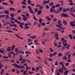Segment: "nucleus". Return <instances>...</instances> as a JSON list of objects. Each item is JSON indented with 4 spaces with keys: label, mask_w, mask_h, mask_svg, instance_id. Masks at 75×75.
<instances>
[{
    "label": "nucleus",
    "mask_w": 75,
    "mask_h": 75,
    "mask_svg": "<svg viewBox=\"0 0 75 75\" xmlns=\"http://www.w3.org/2000/svg\"><path fill=\"white\" fill-rule=\"evenodd\" d=\"M60 16L62 17H68V14H65V13H62L60 15Z\"/></svg>",
    "instance_id": "obj_1"
},
{
    "label": "nucleus",
    "mask_w": 75,
    "mask_h": 75,
    "mask_svg": "<svg viewBox=\"0 0 75 75\" xmlns=\"http://www.w3.org/2000/svg\"><path fill=\"white\" fill-rule=\"evenodd\" d=\"M12 65H13V66H14V67L15 68H20V66L17 64L16 63L12 64Z\"/></svg>",
    "instance_id": "obj_2"
},
{
    "label": "nucleus",
    "mask_w": 75,
    "mask_h": 75,
    "mask_svg": "<svg viewBox=\"0 0 75 75\" xmlns=\"http://www.w3.org/2000/svg\"><path fill=\"white\" fill-rule=\"evenodd\" d=\"M54 36L56 39L57 40H59V37H58V34L57 33L54 34Z\"/></svg>",
    "instance_id": "obj_3"
},
{
    "label": "nucleus",
    "mask_w": 75,
    "mask_h": 75,
    "mask_svg": "<svg viewBox=\"0 0 75 75\" xmlns=\"http://www.w3.org/2000/svg\"><path fill=\"white\" fill-rule=\"evenodd\" d=\"M58 71L60 74H62V73H63L64 72V69H58Z\"/></svg>",
    "instance_id": "obj_4"
},
{
    "label": "nucleus",
    "mask_w": 75,
    "mask_h": 75,
    "mask_svg": "<svg viewBox=\"0 0 75 75\" xmlns=\"http://www.w3.org/2000/svg\"><path fill=\"white\" fill-rule=\"evenodd\" d=\"M25 23H21V24H19V26L21 28H23V27H24V26H23V25Z\"/></svg>",
    "instance_id": "obj_5"
},
{
    "label": "nucleus",
    "mask_w": 75,
    "mask_h": 75,
    "mask_svg": "<svg viewBox=\"0 0 75 75\" xmlns=\"http://www.w3.org/2000/svg\"><path fill=\"white\" fill-rule=\"evenodd\" d=\"M62 23L63 24L65 25H67L68 24V23H67V22L65 20L63 21L62 22Z\"/></svg>",
    "instance_id": "obj_6"
},
{
    "label": "nucleus",
    "mask_w": 75,
    "mask_h": 75,
    "mask_svg": "<svg viewBox=\"0 0 75 75\" xmlns=\"http://www.w3.org/2000/svg\"><path fill=\"white\" fill-rule=\"evenodd\" d=\"M70 24L71 26H72V27H75V24L72 22H70Z\"/></svg>",
    "instance_id": "obj_7"
},
{
    "label": "nucleus",
    "mask_w": 75,
    "mask_h": 75,
    "mask_svg": "<svg viewBox=\"0 0 75 75\" xmlns=\"http://www.w3.org/2000/svg\"><path fill=\"white\" fill-rule=\"evenodd\" d=\"M62 69H64L65 71H66V70H67V68L65 67V65H64V64L62 65Z\"/></svg>",
    "instance_id": "obj_8"
},
{
    "label": "nucleus",
    "mask_w": 75,
    "mask_h": 75,
    "mask_svg": "<svg viewBox=\"0 0 75 75\" xmlns=\"http://www.w3.org/2000/svg\"><path fill=\"white\" fill-rule=\"evenodd\" d=\"M47 1L45 0L44 1V3H46V4H49V3H50V0H47Z\"/></svg>",
    "instance_id": "obj_9"
},
{
    "label": "nucleus",
    "mask_w": 75,
    "mask_h": 75,
    "mask_svg": "<svg viewBox=\"0 0 75 75\" xmlns=\"http://www.w3.org/2000/svg\"><path fill=\"white\" fill-rule=\"evenodd\" d=\"M15 35L18 38H20V39H23V38H21V37H19V36L17 34H15Z\"/></svg>",
    "instance_id": "obj_10"
},
{
    "label": "nucleus",
    "mask_w": 75,
    "mask_h": 75,
    "mask_svg": "<svg viewBox=\"0 0 75 75\" xmlns=\"http://www.w3.org/2000/svg\"><path fill=\"white\" fill-rule=\"evenodd\" d=\"M69 72V71L68 70H66V71L64 73V74L65 75H68V73Z\"/></svg>",
    "instance_id": "obj_11"
},
{
    "label": "nucleus",
    "mask_w": 75,
    "mask_h": 75,
    "mask_svg": "<svg viewBox=\"0 0 75 75\" xmlns=\"http://www.w3.org/2000/svg\"><path fill=\"white\" fill-rule=\"evenodd\" d=\"M9 11L8 10H7L4 11V13L5 14H9Z\"/></svg>",
    "instance_id": "obj_12"
},
{
    "label": "nucleus",
    "mask_w": 75,
    "mask_h": 75,
    "mask_svg": "<svg viewBox=\"0 0 75 75\" xmlns=\"http://www.w3.org/2000/svg\"><path fill=\"white\" fill-rule=\"evenodd\" d=\"M68 36L69 37L70 39H71V40H72V39H73V37H72V35L69 34V35Z\"/></svg>",
    "instance_id": "obj_13"
},
{
    "label": "nucleus",
    "mask_w": 75,
    "mask_h": 75,
    "mask_svg": "<svg viewBox=\"0 0 75 75\" xmlns=\"http://www.w3.org/2000/svg\"><path fill=\"white\" fill-rule=\"evenodd\" d=\"M7 51H11V50L10 48V47H8L7 48Z\"/></svg>",
    "instance_id": "obj_14"
},
{
    "label": "nucleus",
    "mask_w": 75,
    "mask_h": 75,
    "mask_svg": "<svg viewBox=\"0 0 75 75\" xmlns=\"http://www.w3.org/2000/svg\"><path fill=\"white\" fill-rule=\"evenodd\" d=\"M25 54H31V52H30L28 51H27L25 52Z\"/></svg>",
    "instance_id": "obj_15"
},
{
    "label": "nucleus",
    "mask_w": 75,
    "mask_h": 75,
    "mask_svg": "<svg viewBox=\"0 0 75 75\" xmlns=\"http://www.w3.org/2000/svg\"><path fill=\"white\" fill-rule=\"evenodd\" d=\"M41 10H39L37 12V14H41Z\"/></svg>",
    "instance_id": "obj_16"
},
{
    "label": "nucleus",
    "mask_w": 75,
    "mask_h": 75,
    "mask_svg": "<svg viewBox=\"0 0 75 75\" xmlns=\"http://www.w3.org/2000/svg\"><path fill=\"white\" fill-rule=\"evenodd\" d=\"M62 59H64L65 60H67V57L66 56H64L62 57Z\"/></svg>",
    "instance_id": "obj_17"
},
{
    "label": "nucleus",
    "mask_w": 75,
    "mask_h": 75,
    "mask_svg": "<svg viewBox=\"0 0 75 75\" xmlns=\"http://www.w3.org/2000/svg\"><path fill=\"white\" fill-rule=\"evenodd\" d=\"M27 70L24 71L23 72V75H26V74H27Z\"/></svg>",
    "instance_id": "obj_18"
},
{
    "label": "nucleus",
    "mask_w": 75,
    "mask_h": 75,
    "mask_svg": "<svg viewBox=\"0 0 75 75\" xmlns=\"http://www.w3.org/2000/svg\"><path fill=\"white\" fill-rule=\"evenodd\" d=\"M54 8H51L50 9V12L52 13V12H53V11H54Z\"/></svg>",
    "instance_id": "obj_19"
},
{
    "label": "nucleus",
    "mask_w": 75,
    "mask_h": 75,
    "mask_svg": "<svg viewBox=\"0 0 75 75\" xmlns=\"http://www.w3.org/2000/svg\"><path fill=\"white\" fill-rule=\"evenodd\" d=\"M2 58L3 59H8V57L5 56H4L2 57Z\"/></svg>",
    "instance_id": "obj_20"
},
{
    "label": "nucleus",
    "mask_w": 75,
    "mask_h": 75,
    "mask_svg": "<svg viewBox=\"0 0 75 75\" xmlns=\"http://www.w3.org/2000/svg\"><path fill=\"white\" fill-rule=\"evenodd\" d=\"M39 22L40 24H41V23L42 22V19H39Z\"/></svg>",
    "instance_id": "obj_21"
},
{
    "label": "nucleus",
    "mask_w": 75,
    "mask_h": 75,
    "mask_svg": "<svg viewBox=\"0 0 75 75\" xmlns=\"http://www.w3.org/2000/svg\"><path fill=\"white\" fill-rule=\"evenodd\" d=\"M15 45H13L11 47V50H13L14 48H15Z\"/></svg>",
    "instance_id": "obj_22"
},
{
    "label": "nucleus",
    "mask_w": 75,
    "mask_h": 75,
    "mask_svg": "<svg viewBox=\"0 0 75 75\" xmlns=\"http://www.w3.org/2000/svg\"><path fill=\"white\" fill-rule=\"evenodd\" d=\"M19 68L20 69H21V68H25V67H24L23 65H21V66H20V67H19Z\"/></svg>",
    "instance_id": "obj_23"
},
{
    "label": "nucleus",
    "mask_w": 75,
    "mask_h": 75,
    "mask_svg": "<svg viewBox=\"0 0 75 75\" xmlns=\"http://www.w3.org/2000/svg\"><path fill=\"white\" fill-rule=\"evenodd\" d=\"M70 45L69 44L66 47V48H67V49H69V47H70Z\"/></svg>",
    "instance_id": "obj_24"
},
{
    "label": "nucleus",
    "mask_w": 75,
    "mask_h": 75,
    "mask_svg": "<svg viewBox=\"0 0 75 75\" xmlns=\"http://www.w3.org/2000/svg\"><path fill=\"white\" fill-rule=\"evenodd\" d=\"M24 28H25V30H27V29H28V28H30V27H29V26H25Z\"/></svg>",
    "instance_id": "obj_25"
},
{
    "label": "nucleus",
    "mask_w": 75,
    "mask_h": 75,
    "mask_svg": "<svg viewBox=\"0 0 75 75\" xmlns=\"http://www.w3.org/2000/svg\"><path fill=\"white\" fill-rule=\"evenodd\" d=\"M53 56H54V55H57V52H54L52 54Z\"/></svg>",
    "instance_id": "obj_26"
},
{
    "label": "nucleus",
    "mask_w": 75,
    "mask_h": 75,
    "mask_svg": "<svg viewBox=\"0 0 75 75\" xmlns=\"http://www.w3.org/2000/svg\"><path fill=\"white\" fill-rule=\"evenodd\" d=\"M49 4L50 6H53V5H54V3L53 2H52V3H50Z\"/></svg>",
    "instance_id": "obj_27"
},
{
    "label": "nucleus",
    "mask_w": 75,
    "mask_h": 75,
    "mask_svg": "<svg viewBox=\"0 0 75 75\" xmlns=\"http://www.w3.org/2000/svg\"><path fill=\"white\" fill-rule=\"evenodd\" d=\"M10 9H11V10H12L13 11H15V10H16L15 9V8H12V7H10Z\"/></svg>",
    "instance_id": "obj_28"
},
{
    "label": "nucleus",
    "mask_w": 75,
    "mask_h": 75,
    "mask_svg": "<svg viewBox=\"0 0 75 75\" xmlns=\"http://www.w3.org/2000/svg\"><path fill=\"white\" fill-rule=\"evenodd\" d=\"M62 11L63 12H66V11H67V10H66V9L65 8H63V10Z\"/></svg>",
    "instance_id": "obj_29"
},
{
    "label": "nucleus",
    "mask_w": 75,
    "mask_h": 75,
    "mask_svg": "<svg viewBox=\"0 0 75 75\" xmlns=\"http://www.w3.org/2000/svg\"><path fill=\"white\" fill-rule=\"evenodd\" d=\"M17 18L18 20H19V21H20V20H21V18L20 17H18Z\"/></svg>",
    "instance_id": "obj_30"
},
{
    "label": "nucleus",
    "mask_w": 75,
    "mask_h": 75,
    "mask_svg": "<svg viewBox=\"0 0 75 75\" xmlns=\"http://www.w3.org/2000/svg\"><path fill=\"white\" fill-rule=\"evenodd\" d=\"M58 55L59 57H61L62 55V53H58Z\"/></svg>",
    "instance_id": "obj_31"
},
{
    "label": "nucleus",
    "mask_w": 75,
    "mask_h": 75,
    "mask_svg": "<svg viewBox=\"0 0 75 75\" xmlns=\"http://www.w3.org/2000/svg\"><path fill=\"white\" fill-rule=\"evenodd\" d=\"M9 2H10V3L11 4H13V1L11 0H9Z\"/></svg>",
    "instance_id": "obj_32"
},
{
    "label": "nucleus",
    "mask_w": 75,
    "mask_h": 75,
    "mask_svg": "<svg viewBox=\"0 0 75 75\" xmlns=\"http://www.w3.org/2000/svg\"><path fill=\"white\" fill-rule=\"evenodd\" d=\"M39 69H40V67H36V69L35 70V71H38V70H39Z\"/></svg>",
    "instance_id": "obj_33"
},
{
    "label": "nucleus",
    "mask_w": 75,
    "mask_h": 75,
    "mask_svg": "<svg viewBox=\"0 0 75 75\" xmlns=\"http://www.w3.org/2000/svg\"><path fill=\"white\" fill-rule=\"evenodd\" d=\"M57 47L59 48H60V47H61V44H60L59 45H57Z\"/></svg>",
    "instance_id": "obj_34"
},
{
    "label": "nucleus",
    "mask_w": 75,
    "mask_h": 75,
    "mask_svg": "<svg viewBox=\"0 0 75 75\" xmlns=\"http://www.w3.org/2000/svg\"><path fill=\"white\" fill-rule=\"evenodd\" d=\"M2 4H3V5H8V4L5 2L2 3Z\"/></svg>",
    "instance_id": "obj_35"
},
{
    "label": "nucleus",
    "mask_w": 75,
    "mask_h": 75,
    "mask_svg": "<svg viewBox=\"0 0 75 75\" xmlns=\"http://www.w3.org/2000/svg\"><path fill=\"white\" fill-rule=\"evenodd\" d=\"M69 63H67L65 64V66H66V67H68L69 65Z\"/></svg>",
    "instance_id": "obj_36"
},
{
    "label": "nucleus",
    "mask_w": 75,
    "mask_h": 75,
    "mask_svg": "<svg viewBox=\"0 0 75 75\" xmlns=\"http://www.w3.org/2000/svg\"><path fill=\"white\" fill-rule=\"evenodd\" d=\"M29 11H30V12L31 13H32L33 14H34V12H33V10H29Z\"/></svg>",
    "instance_id": "obj_37"
},
{
    "label": "nucleus",
    "mask_w": 75,
    "mask_h": 75,
    "mask_svg": "<svg viewBox=\"0 0 75 75\" xmlns=\"http://www.w3.org/2000/svg\"><path fill=\"white\" fill-rule=\"evenodd\" d=\"M62 50H65V46H62Z\"/></svg>",
    "instance_id": "obj_38"
},
{
    "label": "nucleus",
    "mask_w": 75,
    "mask_h": 75,
    "mask_svg": "<svg viewBox=\"0 0 75 75\" xmlns=\"http://www.w3.org/2000/svg\"><path fill=\"white\" fill-rule=\"evenodd\" d=\"M69 14H71L72 16H74H74H75V14H74V13H72L70 12L69 13Z\"/></svg>",
    "instance_id": "obj_39"
},
{
    "label": "nucleus",
    "mask_w": 75,
    "mask_h": 75,
    "mask_svg": "<svg viewBox=\"0 0 75 75\" xmlns=\"http://www.w3.org/2000/svg\"><path fill=\"white\" fill-rule=\"evenodd\" d=\"M33 19L35 20H36V21H38V20H37V19H36V18H35V16H33Z\"/></svg>",
    "instance_id": "obj_40"
},
{
    "label": "nucleus",
    "mask_w": 75,
    "mask_h": 75,
    "mask_svg": "<svg viewBox=\"0 0 75 75\" xmlns=\"http://www.w3.org/2000/svg\"><path fill=\"white\" fill-rule=\"evenodd\" d=\"M63 45H64V46H65L64 47H66V46L68 45V44H67V43H63Z\"/></svg>",
    "instance_id": "obj_41"
},
{
    "label": "nucleus",
    "mask_w": 75,
    "mask_h": 75,
    "mask_svg": "<svg viewBox=\"0 0 75 75\" xmlns=\"http://www.w3.org/2000/svg\"><path fill=\"white\" fill-rule=\"evenodd\" d=\"M0 52L2 54L4 53V51L2 50H0Z\"/></svg>",
    "instance_id": "obj_42"
},
{
    "label": "nucleus",
    "mask_w": 75,
    "mask_h": 75,
    "mask_svg": "<svg viewBox=\"0 0 75 75\" xmlns=\"http://www.w3.org/2000/svg\"><path fill=\"white\" fill-rule=\"evenodd\" d=\"M20 59L19 60V61H21V60H22V57H21V56L20 55Z\"/></svg>",
    "instance_id": "obj_43"
},
{
    "label": "nucleus",
    "mask_w": 75,
    "mask_h": 75,
    "mask_svg": "<svg viewBox=\"0 0 75 75\" xmlns=\"http://www.w3.org/2000/svg\"><path fill=\"white\" fill-rule=\"evenodd\" d=\"M58 63L57 61H56L55 63V65H58Z\"/></svg>",
    "instance_id": "obj_44"
},
{
    "label": "nucleus",
    "mask_w": 75,
    "mask_h": 75,
    "mask_svg": "<svg viewBox=\"0 0 75 75\" xmlns=\"http://www.w3.org/2000/svg\"><path fill=\"white\" fill-rule=\"evenodd\" d=\"M28 73L29 74H33L34 73V72L31 71H29Z\"/></svg>",
    "instance_id": "obj_45"
},
{
    "label": "nucleus",
    "mask_w": 75,
    "mask_h": 75,
    "mask_svg": "<svg viewBox=\"0 0 75 75\" xmlns=\"http://www.w3.org/2000/svg\"><path fill=\"white\" fill-rule=\"evenodd\" d=\"M28 8H29V10H31V9L32 8H31V7H30V6H28Z\"/></svg>",
    "instance_id": "obj_46"
},
{
    "label": "nucleus",
    "mask_w": 75,
    "mask_h": 75,
    "mask_svg": "<svg viewBox=\"0 0 75 75\" xmlns=\"http://www.w3.org/2000/svg\"><path fill=\"white\" fill-rule=\"evenodd\" d=\"M45 24H46L44 23H42L41 24V25L42 26H44L45 25Z\"/></svg>",
    "instance_id": "obj_47"
},
{
    "label": "nucleus",
    "mask_w": 75,
    "mask_h": 75,
    "mask_svg": "<svg viewBox=\"0 0 75 75\" xmlns=\"http://www.w3.org/2000/svg\"><path fill=\"white\" fill-rule=\"evenodd\" d=\"M21 12V10H19L17 11V13H20Z\"/></svg>",
    "instance_id": "obj_48"
},
{
    "label": "nucleus",
    "mask_w": 75,
    "mask_h": 75,
    "mask_svg": "<svg viewBox=\"0 0 75 75\" xmlns=\"http://www.w3.org/2000/svg\"><path fill=\"white\" fill-rule=\"evenodd\" d=\"M28 42H32V40L31 39H28Z\"/></svg>",
    "instance_id": "obj_49"
},
{
    "label": "nucleus",
    "mask_w": 75,
    "mask_h": 75,
    "mask_svg": "<svg viewBox=\"0 0 75 75\" xmlns=\"http://www.w3.org/2000/svg\"><path fill=\"white\" fill-rule=\"evenodd\" d=\"M39 51L40 52H41V53H42V52H44V51H43L42 49L39 50Z\"/></svg>",
    "instance_id": "obj_50"
},
{
    "label": "nucleus",
    "mask_w": 75,
    "mask_h": 75,
    "mask_svg": "<svg viewBox=\"0 0 75 75\" xmlns=\"http://www.w3.org/2000/svg\"><path fill=\"white\" fill-rule=\"evenodd\" d=\"M48 60L50 61H53V59L52 58H49Z\"/></svg>",
    "instance_id": "obj_51"
},
{
    "label": "nucleus",
    "mask_w": 75,
    "mask_h": 75,
    "mask_svg": "<svg viewBox=\"0 0 75 75\" xmlns=\"http://www.w3.org/2000/svg\"><path fill=\"white\" fill-rule=\"evenodd\" d=\"M60 5L59 4H56L55 5V7H58L60 6Z\"/></svg>",
    "instance_id": "obj_52"
},
{
    "label": "nucleus",
    "mask_w": 75,
    "mask_h": 75,
    "mask_svg": "<svg viewBox=\"0 0 75 75\" xmlns=\"http://www.w3.org/2000/svg\"><path fill=\"white\" fill-rule=\"evenodd\" d=\"M59 11H62V8L60 7L59 8Z\"/></svg>",
    "instance_id": "obj_53"
},
{
    "label": "nucleus",
    "mask_w": 75,
    "mask_h": 75,
    "mask_svg": "<svg viewBox=\"0 0 75 75\" xmlns=\"http://www.w3.org/2000/svg\"><path fill=\"white\" fill-rule=\"evenodd\" d=\"M25 16L27 17H28V16H30V14L28 13H27L25 14Z\"/></svg>",
    "instance_id": "obj_54"
},
{
    "label": "nucleus",
    "mask_w": 75,
    "mask_h": 75,
    "mask_svg": "<svg viewBox=\"0 0 75 75\" xmlns=\"http://www.w3.org/2000/svg\"><path fill=\"white\" fill-rule=\"evenodd\" d=\"M59 64L60 65H62L64 64L63 63V62H61L59 63Z\"/></svg>",
    "instance_id": "obj_55"
},
{
    "label": "nucleus",
    "mask_w": 75,
    "mask_h": 75,
    "mask_svg": "<svg viewBox=\"0 0 75 75\" xmlns=\"http://www.w3.org/2000/svg\"><path fill=\"white\" fill-rule=\"evenodd\" d=\"M38 50L37 49L36 51L37 54H39V52H38Z\"/></svg>",
    "instance_id": "obj_56"
},
{
    "label": "nucleus",
    "mask_w": 75,
    "mask_h": 75,
    "mask_svg": "<svg viewBox=\"0 0 75 75\" xmlns=\"http://www.w3.org/2000/svg\"><path fill=\"white\" fill-rule=\"evenodd\" d=\"M46 7V8H47V9H48V8H50V7H49V5H47Z\"/></svg>",
    "instance_id": "obj_57"
},
{
    "label": "nucleus",
    "mask_w": 75,
    "mask_h": 75,
    "mask_svg": "<svg viewBox=\"0 0 75 75\" xmlns=\"http://www.w3.org/2000/svg\"><path fill=\"white\" fill-rule=\"evenodd\" d=\"M45 42L44 41H42V44L43 45H44L45 44Z\"/></svg>",
    "instance_id": "obj_58"
},
{
    "label": "nucleus",
    "mask_w": 75,
    "mask_h": 75,
    "mask_svg": "<svg viewBox=\"0 0 75 75\" xmlns=\"http://www.w3.org/2000/svg\"><path fill=\"white\" fill-rule=\"evenodd\" d=\"M22 4L27 5V4H26V3H25V2H22Z\"/></svg>",
    "instance_id": "obj_59"
},
{
    "label": "nucleus",
    "mask_w": 75,
    "mask_h": 75,
    "mask_svg": "<svg viewBox=\"0 0 75 75\" xmlns=\"http://www.w3.org/2000/svg\"><path fill=\"white\" fill-rule=\"evenodd\" d=\"M50 57H53V55H52V53H51L50 55Z\"/></svg>",
    "instance_id": "obj_60"
},
{
    "label": "nucleus",
    "mask_w": 75,
    "mask_h": 75,
    "mask_svg": "<svg viewBox=\"0 0 75 75\" xmlns=\"http://www.w3.org/2000/svg\"><path fill=\"white\" fill-rule=\"evenodd\" d=\"M13 26L14 27H17V26L15 24H13Z\"/></svg>",
    "instance_id": "obj_61"
},
{
    "label": "nucleus",
    "mask_w": 75,
    "mask_h": 75,
    "mask_svg": "<svg viewBox=\"0 0 75 75\" xmlns=\"http://www.w3.org/2000/svg\"><path fill=\"white\" fill-rule=\"evenodd\" d=\"M7 32L8 33H13V32L12 31H11V30L10 31V30H8Z\"/></svg>",
    "instance_id": "obj_62"
},
{
    "label": "nucleus",
    "mask_w": 75,
    "mask_h": 75,
    "mask_svg": "<svg viewBox=\"0 0 75 75\" xmlns=\"http://www.w3.org/2000/svg\"><path fill=\"white\" fill-rule=\"evenodd\" d=\"M38 27H41V24H40V23L38 24Z\"/></svg>",
    "instance_id": "obj_63"
},
{
    "label": "nucleus",
    "mask_w": 75,
    "mask_h": 75,
    "mask_svg": "<svg viewBox=\"0 0 75 75\" xmlns=\"http://www.w3.org/2000/svg\"><path fill=\"white\" fill-rule=\"evenodd\" d=\"M56 75H60V73L59 72H57Z\"/></svg>",
    "instance_id": "obj_64"
}]
</instances>
